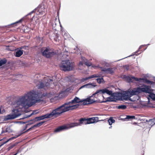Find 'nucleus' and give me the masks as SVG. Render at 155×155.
Returning a JSON list of instances; mask_svg holds the SVG:
<instances>
[{"mask_svg": "<svg viewBox=\"0 0 155 155\" xmlns=\"http://www.w3.org/2000/svg\"><path fill=\"white\" fill-rule=\"evenodd\" d=\"M95 93H97L96 95L94 96V97L96 100H97V101L99 102V100H101L99 98V97H101L102 98H104L103 95L102 94H104L106 93L107 94L109 95H111L112 94V91H110L108 89H104L102 90H100L97 91Z\"/></svg>", "mask_w": 155, "mask_h": 155, "instance_id": "5", "label": "nucleus"}, {"mask_svg": "<svg viewBox=\"0 0 155 155\" xmlns=\"http://www.w3.org/2000/svg\"><path fill=\"white\" fill-rule=\"evenodd\" d=\"M79 123H71L68 124V126L69 127H73L75 126H77L80 125L82 124H88V119L85 118H81L79 120Z\"/></svg>", "mask_w": 155, "mask_h": 155, "instance_id": "9", "label": "nucleus"}, {"mask_svg": "<svg viewBox=\"0 0 155 155\" xmlns=\"http://www.w3.org/2000/svg\"><path fill=\"white\" fill-rule=\"evenodd\" d=\"M146 93H148L150 94L151 93H152V91L148 87L147 89V91Z\"/></svg>", "mask_w": 155, "mask_h": 155, "instance_id": "39", "label": "nucleus"}, {"mask_svg": "<svg viewBox=\"0 0 155 155\" xmlns=\"http://www.w3.org/2000/svg\"><path fill=\"white\" fill-rule=\"evenodd\" d=\"M113 71H111L110 72V74H112V73H113Z\"/></svg>", "mask_w": 155, "mask_h": 155, "instance_id": "57", "label": "nucleus"}, {"mask_svg": "<svg viewBox=\"0 0 155 155\" xmlns=\"http://www.w3.org/2000/svg\"><path fill=\"white\" fill-rule=\"evenodd\" d=\"M149 124L151 126V127H152L153 125H154L153 124V123H152L151 122H150V124Z\"/></svg>", "mask_w": 155, "mask_h": 155, "instance_id": "48", "label": "nucleus"}, {"mask_svg": "<svg viewBox=\"0 0 155 155\" xmlns=\"http://www.w3.org/2000/svg\"><path fill=\"white\" fill-rule=\"evenodd\" d=\"M97 93H95L89 98H88L87 99L84 100V102L82 103L83 104L85 105L89 104H92L96 101H97V100H96L94 97V96H95V95H96Z\"/></svg>", "mask_w": 155, "mask_h": 155, "instance_id": "10", "label": "nucleus"}, {"mask_svg": "<svg viewBox=\"0 0 155 155\" xmlns=\"http://www.w3.org/2000/svg\"><path fill=\"white\" fill-rule=\"evenodd\" d=\"M135 119V117L134 116L127 115V122L129 120H131Z\"/></svg>", "mask_w": 155, "mask_h": 155, "instance_id": "25", "label": "nucleus"}, {"mask_svg": "<svg viewBox=\"0 0 155 155\" xmlns=\"http://www.w3.org/2000/svg\"><path fill=\"white\" fill-rule=\"evenodd\" d=\"M22 18H21V19H20V20H18V21L14 23H12L11 24L3 26V27H9V26H10L11 25H14V24H16L18 23L21 22L22 21Z\"/></svg>", "mask_w": 155, "mask_h": 155, "instance_id": "26", "label": "nucleus"}, {"mask_svg": "<svg viewBox=\"0 0 155 155\" xmlns=\"http://www.w3.org/2000/svg\"><path fill=\"white\" fill-rule=\"evenodd\" d=\"M16 145L15 144H12L9 146L8 148V151L10 150L11 149H12Z\"/></svg>", "mask_w": 155, "mask_h": 155, "instance_id": "37", "label": "nucleus"}, {"mask_svg": "<svg viewBox=\"0 0 155 155\" xmlns=\"http://www.w3.org/2000/svg\"><path fill=\"white\" fill-rule=\"evenodd\" d=\"M95 83H89L85 84L81 87V88L86 87L87 88H92L96 86Z\"/></svg>", "mask_w": 155, "mask_h": 155, "instance_id": "20", "label": "nucleus"}, {"mask_svg": "<svg viewBox=\"0 0 155 155\" xmlns=\"http://www.w3.org/2000/svg\"><path fill=\"white\" fill-rule=\"evenodd\" d=\"M153 94H153V93H151V94H150V95H149V97L150 98H151L152 99H153Z\"/></svg>", "mask_w": 155, "mask_h": 155, "instance_id": "46", "label": "nucleus"}, {"mask_svg": "<svg viewBox=\"0 0 155 155\" xmlns=\"http://www.w3.org/2000/svg\"><path fill=\"white\" fill-rule=\"evenodd\" d=\"M73 68H62V70L64 71H70L73 70Z\"/></svg>", "mask_w": 155, "mask_h": 155, "instance_id": "38", "label": "nucleus"}, {"mask_svg": "<svg viewBox=\"0 0 155 155\" xmlns=\"http://www.w3.org/2000/svg\"><path fill=\"white\" fill-rule=\"evenodd\" d=\"M25 112H28V110H25Z\"/></svg>", "mask_w": 155, "mask_h": 155, "instance_id": "55", "label": "nucleus"}, {"mask_svg": "<svg viewBox=\"0 0 155 155\" xmlns=\"http://www.w3.org/2000/svg\"><path fill=\"white\" fill-rule=\"evenodd\" d=\"M65 52H68V51H66V50H65Z\"/></svg>", "mask_w": 155, "mask_h": 155, "instance_id": "59", "label": "nucleus"}, {"mask_svg": "<svg viewBox=\"0 0 155 155\" xmlns=\"http://www.w3.org/2000/svg\"><path fill=\"white\" fill-rule=\"evenodd\" d=\"M44 122H40L38 123H37L36 124H35L33 126H32V127L29 128V129L27 130L26 131H25L24 132H23L21 134L24 133H25L26 132H28L31 130L34 127H39L41 125H42L44 123Z\"/></svg>", "mask_w": 155, "mask_h": 155, "instance_id": "18", "label": "nucleus"}, {"mask_svg": "<svg viewBox=\"0 0 155 155\" xmlns=\"http://www.w3.org/2000/svg\"><path fill=\"white\" fill-rule=\"evenodd\" d=\"M111 127H112V126H110V127H109V128H111Z\"/></svg>", "mask_w": 155, "mask_h": 155, "instance_id": "62", "label": "nucleus"}, {"mask_svg": "<svg viewBox=\"0 0 155 155\" xmlns=\"http://www.w3.org/2000/svg\"><path fill=\"white\" fill-rule=\"evenodd\" d=\"M87 60L85 57H81V61L83 62L84 64L86 62Z\"/></svg>", "mask_w": 155, "mask_h": 155, "instance_id": "35", "label": "nucleus"}, {"mask_svg": "<svg viewBox=\"0 0 155 155\" xmlns=\"http://www.w3.org/2000/svg\"><path fill=\"white\" fill-rule=\"evenodd\" d=\"M84 64L81 61H80L78 63V66L79 67H81L83 66V65Z\"/></svg>", "mask_w": 155, "mask_h": 155, "instance_id": "36", "label": "nucleus"}, {"mask_svg": "<svg viewBox=\"0 0 155 155\" xmlns=\"http://www.w3.org/2000/svg\"><path fill=\"white\" fill-rule=\"evenodd\" d=\"M41 75L36 74L35 75L34 82L38 90L43 91L50 89L51 85L48 82L47 78H41ZM47 96V93L40 92L38 90L36 91L32 90L19 97L15 101L16 104L21 106L25 108L29 107L37 103L43 101V98Z\"/></svg>", "mask_w": 155, "mask_h": 155, "instance_id": "1", "label": "nucleus"}, {"mask_svg": "<svg viewBox=\"0 0 155 155\" xmlns=\"http://www.w3.org/2000/svg\"><path fill=\"white\" fill-rule=\"evenodd\" d=\"M120 119L122 120V121H124L126 120V117L125 118H123V117H122V116H120Z\"/></svg>", "mask_w": 155, "mask_h": 155, "instance_id": "45", "label": "nucleus"}, {"mask_svg": "<svg viewBox=\"0 0 155 155\" xmlns=\"http://www.w3.org/2000/svg\"><path fill=\"white\" fill-rule=\"evenodd\" d=\"M1 108H0V114L1 113Z\"/></svg>", "mask_w": 155, "mask_h": 155, "instance_id": "58", "label": "nucleus"}, {"mask_svg": "<svg viewBox=\"0 0 155 155\" xmlns=\"http://www.w3.org/2000/svg\"><path fill=\"white\" fill-rule=\"evenodd\" d=\"M100 76L99 74H94L91 76H89L88 77H86L85 78H82L81 81V82H84L85 81L89 80L91 78H97V77H100Z\"/></svg>", "mask_w": 155, "mask_h": 155, "instance_id": "16", "label": "nucleus"}, {"mask_svg": "<svg viewBox=\"0 0 155 155\" xmlns=\"http://www.w3.org/2000/svg\"><path fill=\"white\" fill-rule=\"evenodd\" d=\"M34 114V113L33 112H32L31 114H30L28 116V117H31L32 115L33 114Z\"/></svg>", "mask_w": 155, "mask_h": 155, "instance_id": "50", "label": "nucleus"}, {"mask_svg": "<svg viewBox=\"0 0 155 155\" xmlns=\"http://www.w3.org/2000/svg\"><path fill=\"white\" fill-rule=\"evenodd\" d=\"M103 69L102 70V71H110V70L111 68H103Z\"/></svg>", "mask_w": 155, "mask_h": 155, "instance_id": "41", "label": "nucleus"}, {"mask_svg": "<svg viewBox=\"0 0 155 155\" xmlns=\"http://www.w3.org/2000/svg\"><path fill=\"white\" fill-rule=\"evenodd\" d=\"M150 121L152 123H153V124H155V118L153 119H150Z\"/></svg>", "mask_w": 155, "mask_h": 155, "instance_id": "42", "label": "nucleus"}, {"mask_svg": "<svg viewBox=\"0 0 155 155\" xmlns=\"http://www.w3.org/2000/svg\"><path fill=\"white\" fill-rule=\"evenodd\" d=\"M84 64L86 65L88 67H89L92 65V63L89 62L88 61L86 62H85Z\"/></svg>", "mask_w": 155, "mask_h": 155, "instance_id": "34", "label": "nucleus"}, {"mask_svg": "<svg viewBox=\"0 0 155 155\" xmlns=\"http://www.w3.org/2000/svg\"><path fill=\"white\" fill-rule=\"evenodd\" d=\"M137 124V123L136 122H134L133 123V124Z\"/></svg>", "mask_w": 155, "mask_h": 155, "instance_id": "54", "label": "nucleus"}, {"mask_svg": "<svg viewBox=\"0 0 155 155\" xmlns=\"http://www.w3.org/2000/svg\"><path fill=\"white\" fill-rule=\"evenodd\" d=\"M74 62H71L69 60L62 61L60 64L61 68H74Z\"/></svg>", "mask_w": 155, "mask_h": 155, "instance_id": "8", "label": "nucleus"}, {"mask_svg": "<svg viewBox=\"0 0 155 155\" xmlns=\"http://www.w3.org/2000/svg\"><path fill=\"white\" fill-rule=\"evenodd\" d=\"M39 8V6L37 7L34 10L31 11V13L32 14L33 13L35 12L36 11H37V10Z\"/></svg>", "mask_w": 155, "mask_h": 155, "instance_id": "43", "label": "nucleus"}, {"mask_svg": "<svg viewBox=\"0 0 155 155\" xmlns=\"http://www.w3.org/2000/svg\"><path fill=\"white\" fill-rule=\"evenodd\" d=\"M41 117L42 120L45 118H50L52 117L51 113L47 114L41 116Z\"/></svg>", "mask_w": 155, "mask_h": 155, "instance_id": "24", "label": "nucleus"}, {"mask_svg": "<svg viewBox=\"0 0 155 155\" xmlns=\"http://www.w3.org/2000/svg\"><path fill=\"white\" fill-rule=\"evenodd\" d=\"M75 99H76V103H83L84 102V100H81L80 99H79L78 97H75Z\"/></svg>", "mask_w": 155, "mask_h": 155, "instance_id": "31", "label": "nucleus"}, {"mask_svg": "<svg viewBox=\"0 0 155 155\" xmlns=\"http://www.w3.org/2000/svg\"><path fill=\"white\" fill-rule=\"evenodd\" d=\"M31 12H30V13H28V14L27 15H27H31Z\"/></svg>", "mask_w": 155, "mask_h": 155, "instance_id": "53", "label": "nucleus"}, {"mask_svg": "<svg viewBox=\"0 0 155 155\" xmlns=\"http://www.w3.org/2000/svg\"><path fill=\"white\" fill-rule=\"evenodd\" d=\"M37 12L36 13V14L37 15H43V12L41 11V9L40 7L39 6V8L37 10Z\"/></svg>", "mask_w": 155, "mask_h": 155, "instance_id": "29", "label": "nucleus"}, {"mask_svg": "<svg viewBox=\"0 0 155 155\" xmlns=\"http://www.w3.org/2000/svg\"><path fill=\"white\" fill-rule=\"evenodd\" d=\"M126 93V91H125ZM117 99L119 100H126V93L123 94L122 93H118L115 95Z\"/></svg>", "mask_w": 155, "mask_h": 155, "instance_id": "12", "label": "nucleus"}, {"mask_svg": "<svg viewBox=\"0 0 155 155\" xmlns=\"http://www.w3.org/2000/svg\"><path fill=\"white\" fill-rule=\"evenodd\" d=\"M13 112H14V114H9L4 117V120L5 121L15 119L21 114V112L19 111L18 109L14 110Z\"/></svg>", "mask_w": 155, "mask_h": 155, "instance_id": "6", "label": "nucleus"}, {"mask_svg": "<svg viewBox=\"0 0 155 155\" xmlns=\"http://www.w3.org/2000/svg\"><path fill=\"white\" fill-rule=\"evenodd\" d=\"M5 138H4L3 139H1V140H0V141L2 140H4V139Z\"/></svg>", "mask_w": 155, "mask_h": 155, "instance_id": "56", "label": "nucleus"}, {"mask_svg": "<svg viewBox=\"0 0 155 155\" xmlns=\"http://www.w3.org/2000/svg\"><path fill=\"white\" fill-rule=\"evenodd\" d=\"M121 60V59H120V60H118L117 61H119L120 60Z\"/></svg>", "mask_w": 155, "mask_h": 155, "instance_id": "64", "label": "nucleus"}, {"mask_svg": "<svg viewBox=\"0 0 155 155\" xmlns=\"http://www.w3.org/2000/svg\"><path fill=\"white\" fill-rule=\"evenodd\" d=\"M108 123L109 125H111L112 123H114L115 122V120L113 119L112 117H110L108 120Z\"/></svg>", "mask_w": 155, "mask_h": 155, "instance_id": "28", "label": "nucleus"}, {"mask_svg": "<svg viewBox=\"0 0 155 155\" xmlns=\"http://www.w3.org/2000/svg\"><path fill=\"white\" fill-rule=\"evenodd\" d=\"M88 123L89 124L93 123L99 121V118L98 117H93L87 118Z\"/></svg>", "mask_w": 155, "mask_h": 155, "instance_id": "17", "label": "nucleus"}, {"mask_svg": "<svg viewBox=\"0 0 155 155\" xmlns=\"http://www.w3.org/2000/svg\"><path fill=\"white\" fill-rule=\"evenodd\" d=\"M42 120V118H41V116L38 117H36L35 118V120Z\"/></svg>", "mask_w": 155, "mask_h": 155, "instance_id": "40", "label": "nucleus"}, {"mask_svg": "<svg viewBox=\"0 0 155 155\" xmlns=\"http://www.w3.org/2000/svg\"><path fill=\"white\" fill-rule=\"evenodd\" d=\"M125 66H126V65H124L123 67H125Z\"/></svg>", "mask_w": 155, "mask_h": 155, "instance_id": "60", "label": "nucleus"}, {"mask_svg": "<svg viewBox=\"0 0 155 155\" xmlns=\"http://www.w3.org/2000/svg\"><path fill=\"white\" fill-rule=\"evenodd\" d=\"M140 93V91L138 87L130 91H127V101L129 99L128 97V94H129L130 97H131L133 95H138Z\"/></svg>", "mask_w": 155, "mask_h": 155, "instance_id": "11", "label": "nucleus"}, {"mask_svg": "<svg viewBox=\"0 0 155 155\" xmlns=\"http://www.w3.org/2000/svg\"><path fill=\"white\" fill-rule=\"evenodd\" d=\"M15 63L16 65H19V67L25 68L28 67V64L26 62L21 61L20 60L15 61Z\"/></svg>", "mask_w": 155, "mask_h": 155, "instance_id": "14", "label": "nucleus"}, {"mask_svg": "<svg viewBox=\"0 0 155 155\" xmlns=\"http://www.w3.org/2000/svg\"><path fill=\"white\" fill-rule=\"evenodd\" d=\"M134 81H137L139 82H146L150 84L154 83L153 81L147 80L146 78H137L134 76H127V81L128 82H134Z\"/></svg>", "mask_w": 155, "mask_h": 155, "instance_id": "4", "label": "nucleus"}, {"mask_svg": "<svg viewBox=\"0 0 155 155\" xmlns=\"http://www.w3.org/2000/svg\"><path fill=\"white\" fill-rule=\"evenodd\" d=\"M154 79H155V77H153V80H154Z\"/></svg>", "mask_w": 155, "mask_h": 155, "instance_id": "61", "label": "nucleus"}, {"mask_svg": "<svg viewBox=\"0 0 155 155\" xmlns=\"http://www.w3.org/2000/svg\"><path fill=\"white\" fill-rule=\"evenodd\" d=\"M27 126H26V127H25V128L23 129V131L25 130L27 128Z\"/></svg>", "mask_w": 155, "mask_h": 155, "instance_id": "52", "label": "nucleus"}, {"mask_svg": "<svg viewBox=\"0 0 155 155\" xmlns=\"http://www.w3.org/2000/svg\"><path fill=\"white\" fill-rule=\"evenodd\" d=\"M145 45H142L141 46H140V47L139 48V49L137 51H136L134 53H133L132 54V55H131V56H132V55H137V54H136V53L138 52H139V50L142 47V46H145Z\"/></svg>", "mask_w": 155, "mask_h": 155, "instance_id": "32", "label": "nucleus"}, {"mask_svg": "<svg viewBox=\"0 0 155 155\" xmlns=\"http://www.w3.org/2000/svg\"><path fill=\"white\" fill-rule=\"evenodd\" d=\"M113 62H107L105 61H100V64L102 66H101L99 65L97 66L93 65L92 66L93 68H115L113 67Z\"/></svg>", "mask_w": 155, "mask_h": 155, "instance_id": "7", "label": "nucleus"}, {"mask_svg": "<svg viewBox=\"0 0 155 155\" xmlns=\"http://www.w3.org/2000/svg\"><path fill=\"white\" fill-rule=\"evenodd\" d=\"M21 134H20L18 136H17L16 137H12L11 138H9L8 139L7 141H6L4 142H3V143H2L0 144V147L2 146H3L4 144H5L6 143H7L10 140H12L15 139L17 137H19V136H20V135H21Z\"/></svg>", "mask_w": 155, "mask_h": 155, "instance_id": "22", "label": "nucleus"}, {"mask_svg": "<svg viewBox=\"0 0 155 155\" xmlns=\"http://www.w3.org/2000/svg\"><path fill=\"white\" fill-rule=\"evenodd\" d=\"M41 52L42 55L47 58H51L56 54L54 50L49 46L41 48Z\"/></svg>", "mask_w": 155, "mask_h": 155, "instance_id": "3", "label": "nucleus"}, {"mask_svg": "<svg viewBox=\"0 0 155 155\" xmlns=\"http://www.w3.org/2000/svg\"><path fill=\"white\" fill-rule=\"evenodd\" d=\"M117 108L119 109H125L126 108V105H121L118 106Z\"/></svg>", "mask_w": 155, "mask_h": 155, "instance_id": "33", "label": "nucleus"}, {"mask_svg": "<svg viewBox=\"0 0 155 155\" xmlns=\"http://www.w3.org/2000/svg\"><path fill=\"white\" fill-rule=\"evenodd\" d=\"M148 87V86H145L144 87H139L138 88L139 90L140 93H141V92H143L146 93V91H147Z\"/></svg>", "mask_w": 155, "mask_h": 155, "instance_id": "23", "label": "nucleus"}, {"mask_svg": "<svg viewBox=\"0 0 155 155\" xmlns=\"http://www.w3.org/2000/svg\"><path fill=\"white\" fill-rule=\"evenodd\" d=\"M67 128L66 126L62 125L59 126L56 128L54 131V132L57 133L60 132Z\"/></svg>", "mask_w": 155, "mask_h": 155, "instance_id": "19", "label": "nucleus"}, {"mask_svg": "<svg viewBox=\"0 0 155 155\" xmlns=\"http://www.w3.org/2000/svg\"><path fill=\"white\" fill-rule=\"evenodd\" d=\"M128 68H127V71L128 70Z\"/></svg>", "mask_w": 155, "mask_h": 155, "instance_id": "63", "label": "nucleus"}, {"mask_svg": "<svg viewBox=\"0 0 155 155\" xmlns=\"http://www.w3.org/2000/svg\"><path fill=\"white\" fill-rule=\"evenodd\" d=\"M120 119L122 120V121H124L126 120V117L125 118H123V117H122V116H120Z\"/></svg>", "mask_w": 155, "mask_h": 155, "instance_id": "44", "label": "nucleus"}, {"mask_svg": "<svg viewBox=\"0 0 155 155\" xmlns=\"http://www.w3.org/2000/svg\"><path fill=\"white\" fill-rule=\"evenodd\" d=\"M97 83L99 84L101 83L104 81V79L103 78H97L96 79Z\"/></svg>", "mask_w": 155, "mask_h": 155, "instance_id": "30", "label": "nucleus"}, {"mask_svg": "<svg viewBox=\"0 0 155 155\" xmlns=\"http://www.w3.org/2000/svg\"><path fill=\"white\" fill-rule=\"evenodd\" d=\"M144 121H145L146 122H148V124H150V122H151V121H150V119L149 120H146V119H144V120H143Z\"/></svg>", "mask_w": 155, "mask_h": 155, "instance_id": "47", "label": "nucleus"}, {"mask_svg": "<svg viewBox=\"0 0 155 155\" xmlns=\"http://www.w3.org/2000/svg\"><path fill=\"white\" fill-rule=\"evenodd\" d=\"M24 47L20 48V49H18V50L15 52L14 55L17 57H19L23 54L24 51L21 50V49L24 48Z\"/></svg>", "mask_w": 155, "mask_h": 155, "instance_id": "13", "label": "nucleus"}, {"mask_svg": "<svg viewBox=\"0 0 155 155\" xmlns=\"http://www.w3.org/2000/svg\"><path fill=\"white\" fill-rule=\"evenodd\" d=\"M65 103L61 106L53 110L51 112L52 117L54 116H58L61 115L62 113L67 111L70 110H73L78 107L79 105L77 104L73 106H67Z\"/></svg>", "mask_w": 155, "mask_h": 155, "instance_id": "2", "label": "nucleus"}, {"mask_svg": "<svg viewBox=\"0 0 155 155\" xmlns=\"http://www.w3.org/2000/svg\"><path fill=\"white\" fill-rule=\"evenodd\" d=\"M21 74L18 75H17V77H17V78H19V77H21Z\"/></svg>", "mask_w": 155, "mask_h": 155, "instance_id": "51", "label": "nucleus"}, {"mask_svg": "<svg viewBox=\"0 0 155 155\" xmlns=\"http://www.w3.org/2000/svg\"><path fill=\"white\" fill-rule=\"evenodd\" d=\"M12 64L9 61H7L5 58L1 59L0 58V67L4 65L5 64Z\"/></svg>", "mask_w": 155, "mask_h": 155, "instance_id": "15", "label": "nucleus"}, {"mask_svg": "<svg viewBox=\"0 0 155 155\" xmlns=\"http://www.w3.org/2000/svg\"><path fill=\"white\" fill-rule=\"evenodd\" d=\"M65 103L67 104L66 105L67 106H68V105H70L71 104H74L77 103L76 102V99H75L74 98V99L72 100L71 101Z\"/></svg>", "mask_w": 155, "mask_h": 155, "instance_id": "27", "label": "nucleus"}, {"mask_svg": "<svg viewBox=\"0 0 155 155\" xmlns=\"http://www.w3.org/2000/svg\"><path fill=\"white\" fill-rule=\"evenodd\" d=\"M153 94V100L155 101V94Z\"/></svg>", "mask_w": 155, "mask_h": 155, "instance_id": "49", "label": "nucleus"}, {"mask_svg": "<svg viewBox=\"0 0 155 155\" xmlns=\"http://www.w3.org/2000/svg\"><path fill=\"white\" fill-rule=\"evenodd\" d=\"M103 100H100L99 102L101 103L105 102L107 101H113V99L111 97H107L104 99V97L103 98Z\"/></svg>", "mask_w": 155, "mask_h": 155, "instance_id": "21", "label": "nucleus"}]
</instances>
